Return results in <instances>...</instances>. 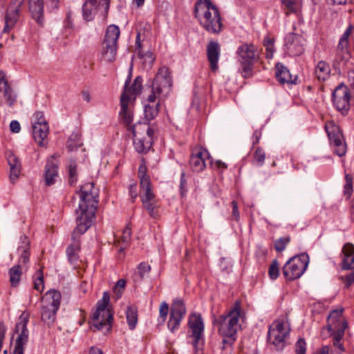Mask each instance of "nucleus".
<instances>
[{
    "instance_id": "6ab92c4d",
    "label": "nucleus",
    "mask_w": 354,
    "mask_h": 354,
    "mask_svg": "<svg viewBox=\"0 0 354 354\" xmlns=\"http://www.w3.org/2000/svg\"><path fill=\"white\" fill-rule=\"evenodd\" d=\"M131 73L127 77L123 92L120 97V105H121V111L120 112V115L122 119V122L127 127V128H130L131 125V122L133 121V113L129 109V101L130 100V97L127 95V84L131 82Z\"/></svg>"
},
{
    "instance_id": "9b49d317",
    "label": "nucleus",
    "mask_w": 354,
    "mask_h": 354,
    "mask_svg": "<svg viewBox=\"0 0 354 354\" xmlns=\"http://www.w3.org/2000/svg\"><path fill=\"white\" fill-rule=\"evenodd\" d=\"M171 86L172 79L169 68L166 66L160 67L151 82L153 92H157L158 95H167Z\"/></svg>"
},
{
    "instance_id": "c9c22d12",
    "label": "nucleus",
    "mask_w": 354,
    "mask_h": 354,
    "mask_svg": "<svg viewBox=\"0 0 354 354\" xmlns=\"http://www.w3.org/2000/svg\"><path fill=\"white\" fill-rule=\"evenodd\" d=\"M126 317L128 326L131 330L136 328L138 322L137 308L135 306H129L126 310Z\"/></svg>"
},
{
    "instance_id": "0e129e2a",
    "label": "nucleus",
    "mask_w": 354,
    "mask_h": 354,
    "mask_svg": "<svg viewBox=\"0 0 354 354\" xmlns=\"http://www.w3.org/2000/svg\"><path fill=\"white\" fill-rule=\"evenodd\" d=\"M232 207V216L234 218V220L238 221L240 218L239 209H238V205L236 201H233L231 203Z\"/></svg>"
},
{
    "instance_id": "69168bd1",
    "label": "nucleus",
    "mask_w": 354,
    "mask_h": 354,
    "mask_svg": "<svg viewBox=\"0 0 354 354\" xmlns=\"http://www.w3.org/2000/svg\"><path fill=\"white\" fill-rule=\"evenodd\" d=\"M10 129L12 133H17L21 130V126L17 120H12L10 124Z\"/></svg>"
},
{
    "instance_id": "6e6552de",
    "label": "nucleus",
    "mask_w": 354,
    "mask_h": 354,
    "mask_svg": "<svg viewBox=\"0 0 354 354\" xmlns=\"http://www.w3.org/2000/svg\"><path fill=\"white\" fill-rule=\"evenodd\" d=\"M29 322V314L26 311L19 316L15 325V333L18 335L15 340V349L12 354H24V347L27 344L29 331L27 325Z\"/></svg>"
},
{
    "instance_id": "473e14b6",
    "label": "nucleus",
    "mask_w": 354,
    "mask_h": 354,
    "mask_svg": "<svg viewBox=\"0 0 354 354\" xmlns=\"http://www.w3.org/2000/svg\"><path fill=\"white\" fill-rule=\"evenodd\" d=\"M127 84V95L130 97V100L136 99L137 95L141 93L142 90V78L141 76H137L133 80V84L131 86L129 87V84Z\"/></svg>"
},
{
    "instance_id": "dca6fc26",
    "label": "nucleus",
    "mask_w": 354,
    "mask_h": 354,
    "mask_svg": "<svg viewBox=\"0 0 354 354\" xmlns=\"http://www.w3.org/2000/svg\"><path fill=\"white\" fill-rule=\"evenodd\" d=\"M111 0H86L82 5V16L86 21H92L100 6L104 8V15L109 12Z\"/></svg>"
},
{
    "instance_id": "bb28decb",
    "label": "nucleus",
    "mask_w": 354,
    "mask_h": 354,
    "mask_svg": "<svg viewBox=\"0 0 354 354\" xmlns=\"http://www.w3.org/2000/svg\"><path fill=\"white\" fill-rule=\"evenodd\" d=\"M342 252L344 253L342 269L354 270V245L350 243L345 244Z\"/></svg>"
},
{
    "instance_id": "8fccbe9b",
    "label": "nucleus",
    "mask_w": 354,
    "mask_h": 354,
    "mask_svg": "<svg viewBox=\"0 0 354 354\" xmlns=\"http://www.w3.org/2000/svg\"><path fill=\"white\" fill-rule=\"evenodd\" d=\"M143 205V207L146 209V210L147 211V212L149 213V214L152 217V218H157L158 216V212H157V203L156 201H154V202H150V203H147L145 204H142Z\"/></svg>"
},
{
    "instance_id": "79ce46f5",
    "label": "nucleus",
    "mask_w": 354,
    "mask_h": 354,
    "mask_svg": "<svg viewBox=\"0 0 354 354\" xmlns=\"http://www.w3.org/2000/svg\"><path fill=\"white\" fill-rule=\"evenodd\" d=\"M350 57L348 50H344L343 52L337 53L336 59L334 62V67L335 69H340L341 64L344 65L346 62Z\"/></svg>"
},
{
    "instance_id": "6e6d98bb",
    "label": "nucleus",
    "mask_w": 354,
    "mask_h": 354,
    "mask_svg": "<svg viewBox=\"0 0 354 354\" xmlns=\"http://www.w3.org/2000/svg\"><path fill=\"white\" fill-rule=\"evenodd\" d=\"M187 180L185 179V173L183 171L180 175V193L182 196H185L187 194Z\"/></svg>"
},
{
    "instance_id": "2f4dec72",
    "label": "nucleus",
    "mask_w": 354,
    "mask_h": 354,
    "mask_svg": "<svg viewBox=\"0 0 354 354\" xmlns=\"http://www.w3.org/2000/svg\"><path fill=\"white\" fill-rule=\"evenodd\" d=\"M343 309H336L330 312L327 319V328L328 331H331L333 328H337L342 325Z\"/></svg>"
},
{
    "instance_id": "de8ad7c7",
    "label": "nucleus",
    "mask_w": 354,
    "mask_h": 354,
    "mask_svg": "<svg viewBox=\"0 0 354 354\" xmlns=\"http://www.w3.org/2000/svg\"><path fill=\"white\" fill-rule=\"evenodd\" d=\"M290 241V236L281 237L274 242V249L277 252H282L286 249Z\"/></svg>"
},
{
    "instance_id": "338daca9",
    "label": "nucleus",
    "mask_w": 354,
    "mask_h": 354,
    "mask_svg": "<svg viewBox=\"0 0 354 354\" xmlns=\"http://www.w3.org/2000/svg\"><path fill=\"white\" fill-rule=\"evenodd\" d=\"M349 88L354 91V68L348 71Z\"/></svg>"
},
{
    "instance_id": "20e7f679",
    "label": "nucleus",
    "mask_w": 354,
    "mask_h": 354,
    "mask_svg": "<svg viewBox=\"0 0 354 354\" xmlns=\"http://www.w3.org/2000/svg\"><path fill=\"white\" fill-rule=\"evenodd\" d=\"M62 295L57 290L51 289L43 297V306L41 310V320L48 326L53 325L56 319V314L60 306Z\"/></svg>"
},
{
    "instance_id": "bf43d9fd",
    "label": "nucleus",
    "mask_w": 354,
    "mask_h": 354,
    "mask_svg": "<svg viewBox=\"0 0 354 354\" xmlns=\"http://www.w3.org/2000/svg\"><path fill=\"white\" fill-rule=\"evenodd\" d=\"M129 194L131 198V203H133L135 202V200L136 199L138 196L137 193V185L136 183H133L129 185Z\"/></svg>"
},
{
    "instance_id": "cd10ccee",
    "label": "nucleus",
    "mask_w": 354,
    "mask_h": 354,
    "mask_svg": "<svg viewBox=\"0 0 354 354\" xmlns=\"http://www.w3.org/2000/svg\"><path fill=\"white\" fill-rule=\"evenodd\" d=\"M1 91H3L4 97L9 105L12 106L16 100V96L8 84L4 72L2 71H0V92Z\"/></svg>"
},
{
    "instance_id": "7c9ffc66",
    "label": "nucleus",
    "mask_w": 354,
    "mask_h": 354,
    "mask_svg": "<svg viewBox=\"0 0 354 354\" xmlns=\"http://www.w3.org/2000/svg\"><path fill=\"white\" fill-rule=\"evenodd\" d=\"M48 130V124H32L33 138L40 146L43 145L44 140L47 138Z\"/></svg>"
},
{
    "instance_id": "b1692460",
    "label": "nucleus",
    "mask_w": 354,
    "mask_h": 354,
    "mask_svg": "<svg viewBox=\"0 0 354 354\" xmlns=\"http://www.w3.org/2000/svg\"><path fill=\"white\" fill-rule=\"evenodd\" d=\"M6 157L10 166V180L14 184L21 172V163L19 158L10 151H6Z\"/></svg>"
},
{
    "instance_id": "c756f323",
    "label": "nucleus",
    "mask_w": 354,
    "mask_h": 354,
    "mask_svg": "<svg viewBox=\"0 0 354 354\" xmlns=\"http://www.w3.org/2000/svg\"><path fill=\"white\" fill-rule=\"evenodd\" d=\"M154 136L147 137L139 136L138 138H133V146L139 153H147L151 149L153 142Z\"/></svg>"
},
{
    "instance_id": "2eb2a0df",
    "label": "nucleus",
    "mask_w": 354,
    "mask_h": 354,
    "mask_svg": "<svg viewBox=\"0 0 354 354\" xmlns=\"http://www.w3.org/2000/svg\"><path fill=\"white\" fill-rule=\"evenodd\" d=\"M186 308L180 299H175L171 305L168 329L174 333L180 328L182 319L186 314Z\"/></svg>"
},
{
    "instance_id": "423d86ee",
    "label": "nucleus",
    "mask_w": 354,
    "mask_h": 354,
    "mask_svg": "<svg viewBox=\"0 0 354 354\" xmlns=\"http://www.w3.org/2000/svg\"><path fill=\"white\" fill-rule=\"evenodd\" d=\"M309 263V257L301 253L290 258L283 268V274L288 281L299 279L304 273Z\"/></svg>"
},
{
    "instance_id": "4c0bfd02",
    "label": "nucleus",
    "mask_w": 354,
    "mask_h": 354,
    "mask_svg": "<svg viewBox=\"0 0 354 354\" xmlns=\"http://www.w3.org/2000/svg\"><path fill=\"white\" fill-rule=\"evenodd\" d=\"M82 145V142L77 133H73L66 142V147L69 151L77 150Z\"/></svg>"
},
{
    "instance_id": "5701e85b",
    "label": "nucleus",
    "mask_w": 354,
    "mask_h": 354,
    "mask_svg": "<svg viewBox=\"0 0 354 354\" xmlns=\"http://www.w3.org/2000/svg\"><path fill=\"white\" fill-rule=\"evenodd\" d=\"M57 156L56 154L51 156L46 162L44 170V178L45 183L46 185L50 186L55 183V178L58 174V166L56 162H54V159Z\"/></svg>"
},
{
    "instance_id": "f704fd0d",
    "label": "nucleus",
    "mask_w": 354,
    "mask_h": 354,
    "mask_svg": "<svg viewBox=\"0 0 354 354\" xmlns=\"http://www.w3.org/2000/svg\"><path fill=\"white\" fill-rule=\"evenodd\" d=\"M137 271L133 274V281L136 283H139L142 279L149 275L151 271V266L145 262L140 263L137 267Z\"/></svg>"
},
{
    "instance_id": "9d476101",
    "label": "nucleus",
    "mask_w": 354,
    "mask_h": 354,
    "mask_svg": "<svg viewBox=\"0 0 354 354\" xmlns=\"http://www.w3.org/2000/svg\"><path fill=\"white\" fill-rule=\"evenodd\" d=\"M110 300L109 294L104 292L102 298L97 303V310H102V320L97 323H93V327L94 330H103L104 333L111 330L112 322L113 320V314L109 310H106Z\"/></svg>"
},
{
    "instance_id": "ea45409f",
    "label": "nucleus",
    "mask_w": 354,
    "mask_h": 354,
    "mask_svg": "<svg viewBox=\"0 0 354 354\" xmlns=\"http://www.w3.org/2000/svg\"><path fill=\"white\" fill-rule=\"evenodd\" d=\"M77 164L75 160L71 159L68 165V182L71 185L77 182Z\"/></svg>"
},
{
    "instance_id": "c03bdc74",
    "label": "nucleus",
    "mask_w": 354,
    "mask_h": 354,
    "mask_svg": "<svg viewBox=\"0 0 354 354\" xmlns=\"http://www.w3.org/2000/svg\"><path fill=\"white\" fill-rule=\"evenodd\" d=\"M348 327V323L346 321L342 322V325L337 327L333 328V329L330 331L332 332L331 335H333V339L342 340L344 335L345 329Z\"/></svg>"
},
{
    "instance_id": "f257e3e1",
    "label": "nucleus",
    "mask_w": 354,
    "mask_h": 354,
    "mask_svg": "<svg viewBox=\"0 0 354 354\" xmlns=\"http://www.w3.org/2000/svg\"><path fill=\"white\" fill-rule=\"evenodd\" d=\"M80 196L77 226L72 233L73 243L66 249V255L71 263H75L78 259V252L80 250V235L85 233L91 227L95 209L98 203V192L92 182L84 183L77 192Z\"/></svg>"
},
{
    "instance_id": "4be33fe9",
    "label": "nucleus",
    "mask_w": 354,
    "mask_h": 354,
    "mask_svg": "<svg viewBox=\"0 0 354 354\" xmlns=\"http://www.w3.org/2000/svg\"><path fill=\"white\" fill-rule=\"evenodd\" d=\"M128 130L132 133L133 139L138 138L139 136H154L157 128L155 124L151 125L149 123L139 122L130 126Z\"/></svg>"
},
{
    "instance_id": "f03ea898",
    "label": "nucleus",
    "mask_w": 354,
    "mask_h": 354,
    "mask_svg": "<svg viewBox=\"0 0 354 354\" xmlns=\"http://www.w3.org/2000/svg\"><path fill=\"white\" fill-rule=\"evenodd\" d=\"M194 16L207 32L218 34L223 28L221 16L217 6L210 0H198L194 6Z\"/></svg>"
},
{
    "instance_id": "7ed1b4c3",
    "label": "nucleus",
    "mask_w": 354,
    "mask_h": 354,
    "mask_svg": "<svg viewBox=\"0 0 354 354\" xmlns=\"http://www.w3.org/2000/svg\"><path fill=\"white\" fill-rule=\"evenodd\" d=\"M240 314V303L236 301L226 315H221L213 321V324L218 328V333L223 337V349L226 348L227 346L231 347L236 339Z\"/></svg>"
},
{
    "instance_id": "a18cd8bd",
    "label": "nucleus",
    "mask_w": 354,
    "mask_h": 354,
    "mask_svg": "<svg viewBox=\"0 0 354 354\" xmlns=\"http://www.w3.org/2000/svg\"><path fill=\"white\" fill-rule=\"evenodd\" d=\"M268 274L271 279H276L279 274V263L277 259H274L270 265L268 270Z\"/></svg>"
},
{
    "instance_id": "f8f14e48",
    "label": "nucleus",
    "mask_w": 354,
    "mask_h": 354,
    "mask_svg": "<svg viewBox=\"0 0 354 354\" xmlns=\"http://www.w3.org/2000/svg\"><path fill=\"white\" fill-rule=\"evenodd\" d=\"M138 175L140 179V197L142 204L156 201V195L151 189L150 177L147 174V167L145 164L139 166Z\"/></svg>"
},
{
    "instance_id": "58836bf2",
    "label": "nucleus",
    "mask_w": 354,
    "mask_h": 354,
    "mask_svg": "<svg viewBox=\"0 0 354 354\" xmlns=\"http://www.w3.org/2000/svg\"><path fill=\"white\" fill-rule=\"evenodd\" d=\"M160 104L158 102L154 104H146L144 109L145 117L147 120H153L159 113Z\"/></svg>"
},
{
    "instance_id": "39448f33",
    "label": "nucleus",
    "mask_w": 354,
    "mask_h": 354,
    "mask_svg": "<svg viewBox=\"0 0 354 354\" xmlns=\"http://www.w3.org/2000/svg\"><path fill=\"white\" fill-rule=\"evenodd\" d=\"M236 53L242 67V76L244 78L252 77L254 64L259 59L257 47L253 44H243L238 48Z\"/></svg>"
},
{
    "instance_id": "09e8293b",
    "label": "nucleus",
    "mask_w": 354,
    "mask_h": 354,
    "mask_svg": "<svg viewBox=\"0 0 354 354\" xmlns=\"http://www.w3.org/2000/svg\"><path fill=\"white\" fill-rule=\"evenodd\" d=\"M34 288L37 291L41 292L44 288V276L42 269L38 270V276L34 280Z\"/></svg>"
},
{
    "instance_id": "603ef678",
    "label": "nucleus",
    "mask_w": 354,
    "mask_h": 354,
    "mask_svg": "<svg viewBox=\"0 0 354 354\" xmlns=\"http://www.w3.org/2000/svg\"><path fill=\"white\" fill-rule=\"evenodd\" d=\"M346 183L344 185V194L348 197L353 192V177L349 174L345 175Z\"/></svg>"
},
{
    "instance_id": "0eeeda50",
    "label": "nucleus",
    "mask_w": 354,
    "mask_h": 354,
    "mask_svg": "<svg viewBox=\"0 0 354 354\" xmlns=\"http://www.w3.org/2000/svg\"><path fill=\"white\" fill-rule=\"evenodd\" d=\"M120 34L118 26L115 25L108 26L102 48V57L104 61L111 62L115 60L117 54V41Z\"/></svg>"
},
{
    "instance_id": "e2e57ef3",
    "label": "nucleus",
    "mask_w": 354,
    "mask_h": 354,
    "mask_svg": "<svg viewBox=\"0 0 354 354\" xmlns=\"http://www.w3.org/2000/svg\"><path fill=\"white\" fill-rule=\"evenodd\" d=\"M131 230L129 227H126L123 231L122 236V241L124 243H128L131 239Z\"/></svg>"
},
{
    "instance_id": "ddd939ff",
    "label": "nucleus",
    "mask_w": 354,
    "mask_h": 354,
    "mask_svg": "<svg viewBox=\"0 0 354 354\" xmlns=\"http://www.w3.org/2000/svg\"><path fill=\"white\" fill-rule=\"evenodd\" d=\"M330 144L335 147L334 153L343 156L346 151V145L343 140V135L339 127L331 122L325 126Z\"/></svg>"
},
{
    "instance_id": "a878e982",
    "label": "nucleus",
    "mask_w": 354,
    "mask_h": 354,
    "mask_svg": "<svg viewBox=\"0 0 354 354\" xmlns=\"http://www.w3.org/2000/svg\"><path fill=\"white\" fill-rule=\"evenodd\" d=\"M29 10L32 17L39 24L44 22V2L43 0H29Z\"/></svg>"
},
{
    "instance_id": "864d4df0",
    "label": "nucleus",
    "mask_w": 354,
    "mask_h": 354,
    "mask_svg": "<svg viewBox=\"0 0 354 354\" xmlns=\"http://www.w3.org/2000/svg\"><path fill=\"white\" fill-rule=\"evenodd\" d=\"M296 354H306V343L304 338H299L295 344Z\"/></svg>"
},
{
    "instance_id": "aec40b11",
    "label": "nucleus",
    "mask_w": 354,
    "mask_h": 354,
    "mask_svg": "<svg viewBox=\"0 0 354 354\" xmlns=\"http://www.w3.org/2000/svg\"><path fill=\"white\" fill-rule=\"evenodd\" d=\"M304 38L295 33H289L285 37V46L291 56H299L304 51Z\"/></svg>"
},
{
    "instance_id": "f3484780",
    "label": "nucleus",
    "mask_w": 354,
    "mask_h": 354,
    "mask_svg": "<svg viewBox=\"0 0 354 354\" xmlns=\"http://www.w3.org/2000/svg\"><path fill=\"white\" fill-rule=\"evenodd\" d=\"M24 3V0H12L6 12L3 32H8L15 26L19 19L21 8Z\"/></svg>"
},
{
    "instance_id": "72a5a7b5",
    "label": "nucleus",
    "mask_w": 354,
    "mask_h": 354,
    "mask_svg": "<svg viewBox=\"0 0 354 354\" xmlns=\"http://www.w3.org/2000/svg\"><path fill=\"white\" fill-rule=\"evenodd\" d=\"M315 73L320 82H324L329 77L330 68L324 61H319L315 68Z\"/></svg>"
},
{
    "instance_id": "e433bc0d",
    "label": "nucleus",
    "mask_w": 354,
    "mask_h": 354,
    "mask_svg": "<svg viewBox=\"0 0 354 354\" xmlns=\"http://www.w3.org/2000/svg\"><path fill=\"white\" fill-rule=\"evenodd\" d=\"M8 274L11 286L13 287L17 286L19 284L21 275V269L20 265H15L10 268Z\"/></svg>"
},
{
    "instance_id": "680f3d73",
    "label": "nucleus",
    "mask_w": 354,
    "mask_h": 354,
    "mask_svg": "<svg viewBox=\"0 0 354 354\" xmlns=\"http://www.w3.org/2000/svg\"><path fill=\"white\" fill-rule=\"evenodd\" d=\"M6 331V326H5L3 321L0 322V351H1L3 342L5 338V334Z\"/></svg>"
},
{
    "instance_id": "a19ab883",
    "label": "nucleus",
    "mask_w": 354,
    "mask_h": 354,
    "mask_svg": "<svg viewBox=\"0 0 354 354\" xmlns=\"http://www.w3.org/2000/svg\"><path fill=\"white\" fill-rule=\"evenodd\" d=\"M281 3L286 15H288L290 13H295L297 12V3L296 0H281Z\"/></svg>"
},
{
    "instance_id": "37998d69",
    "label": "nucleus",
    "mask_w": 354,
    "mask_h": 354,
    "mask_svg": "<svg viewBox=\"0 0 354 354\" xmlns=\"http://www.w3.org/2000/svg\"><path fill=\"white\" fill-rule=\"evenodd\" d=\"M350 57L348 50H344L343 52L337 53L336 59L334 62V67L335 69H340L341 64L344 65L346 62Z\"/></svg>"
},
{
    "instance_id": "4d7b16f0",
    "label": "nucleus",
    "mask_w": 354,
    "mask_h": 354,
    "mask_svg": "<svg viewBox=\"0 0 354 354\" xmlns=\"http://www.w3.org/2000/svg\"><path fill=\"white\" fill-rule=\"evenodd\" d=\"M21 245L18 247V251H20L21 249L24 250H29L30 249V241L28 237L23 234L20 237Z\"/></svg>"
},
{
    "instance_id": "052dcab7",
    "label": "nucleus",
    "mask_w": 354,
    "mask_h": 354,
    "mask_svg": "<svg viewBox=\"0 0 354 354\" xmlns=\"http://www.w3.org/2000/svg\"><path fill=\"white\" fill-rule=\"evenodd\" d=\"M21 254L19 259V263L26 264L29 261V250L21 249Z\"/></svg>"
},
{
    "instance_id": "13d9d810",
    "label": "nucleus",
    "mask_w": 354,
    "mask_h": 354,
    "mask_svg": "<svg viewBox=\"0 0 354 354\" xmlns=\"http://www.w3.org/2000/svg\"><path fill=\"white\" fill-rule=\"evenodd\" d=\"M169 312V306L166 302H162L160 304L159 313L160 317L162 318V321L164 322L166 319V317L168 315Z\"/></svg>"
},
{
    "instance_id": "4468645a",
    "label": "nucleus",
    "mask_w": 354,
    "mask_h": 354,
    "mask_svg": "<svg viewBox=\"0 0 354 354\" xmlns=\"http://www.w3.org/2000/svg\"><path fill=\"white\" fill-rule=\"evenodd\" d=\"M288 331L284 328L283 322H277L274 326H270L268 333V342L274 346L277 351H282L286 346L285 339L288 336Z\"/></svg>"
},
{
    "instance_id": "3c124183",
    "label": "nucleus",
    "mask_w": 354,
    "mask_h": 354,
    "mask_svg": "<svg viewBox=\"0 0 354 354\" xmlns=\"http://www.w3.org/2000/svg\"><path fill=\"white\" fill-rule=\"evenodd\" d=\"M274 39L268 37H265L263 40L264 46L266 47L267 58L272 57L274 53Z\"/></svg>"
},
{
    "instance_id": "1a4fd4ad",
    "label": "nucleus",
    "mask_w": 354,
    "mask_h": 354,
    "mask_svg": "<svg viewBox=\"0 0 354 354\" xmlns=\"http://www.w3.org/2000/svg\"><path fill=\"white\" fill-rule=\"evenodd\" d=\"M332 102L335 109L344 116L347 115L351 106V91L344 83L339 84L332 93Z\"/></svg>"
},
{
    "instance_id": "a211bd4d",
    "label": "nucleus",
    "mask_w": 354,
    "mask_h": 354,
    "mask_svg": "<svg viewBox=\"0 0 354 354\" xmlns=\"http://www.w3.org/2000/svg\"><path fill=\"white\" fill-rule=\"evenodd\" d=\"M188 325L192 332L191 337L194 339L192 345L197 349L200 342H203L204 339V324L201 314H192L189 319Z\"/></svg>"
},
{
    "instance_id": "412c9836",
    "label": "nucleus",
    "mask_w": 354,
    "mask_h": 354,
    "mask_svg": "<svg viewBox=\"0 0 354 354\" xmlns=\"http://www.w3.org/2000/svg\"><path fill=\"white\" fill-rule=\"evenodd\" d=\"M206 158H209L207 150L199 147L192 151L189 158V165L193 171L200 172L206 167Z\"/></svg>"
},
{
    "instance_id": "c85d7f7f",
    "label": "nucleus",
    "mask_w": 354,
    "mask_h": 354,
    "mask_svg": "<svg viewBox=\"0 0 354 354\" xmlns=\"http://www.w3.org/2000/svg\"><path fill=\"white\" fill-rule=\"evenodd\" d=\"M275 75L277 80L281 84H295L297 78L292 79L289 70L281 63H277L275 66Z\"/></svg>"
},
{
    "instance_id": "393cba45",
    "label": "nucleus",
    "mask_w": 354,
    "mask_h": 354,
    "mask_svg": "<svg viewBox=\"0 0 354 354\" xmlns=\"http://www.w3.org/2000/svg\"><path fill=\"white\" fill-rule=\"evenodd\" d=\"M220 55V46L218 42L211 41L207 46V56L212 71L218 69V61Z\"/></svg>"
},
{
    "instance_id": "5fc2aeb1",
    "label": "nucleus",
    "mask_w": 354,
    "mask_h": 354,
    "mask_svg": "<svg viewBox=\"0 0 354 354\" xmlns=\"http://www.w3.org/2000/svg\"><path fill=\"white\" fill-rule=\"evenodd\" d=\"M48 124L42 111H36L34 114L32 124Z\"/></svg>"
},
{
    "instance_id": "49530a36",
    "label": "nucleus",
    "mask_w": 354,
    "mask_h": 354,
    "mask_svg": "<svg viewBox=\"0 0 354 354\" xmlns=\"http://www.w3.org/2000/svg\"><path fill=\"white\" fill-rule=\"evenodd\" d=\"M266 158V153L261 147H257L254 154V161L258 166H262Z\"/></svg>"
},
{
    "instance_id": "774afa93",
    "label": "nucleus",
    "mask_w": 354,
    "mask_h": 354,
    "mask_svg": "<svg viewBox=\"0 0 354 354\" xmlns=\"http://www.w3.org/2000/svg\"><path fill=\"white\" fill-rule=\"evenodd\" d=\"M352 28H353V26H349L346 30H345L344 33L343 34V35L342 36V37L340 38V40H342V42H344V41H346L348 43V37L350 36L351 33V31H352Z\"/></svg>"
}]
</instances>
